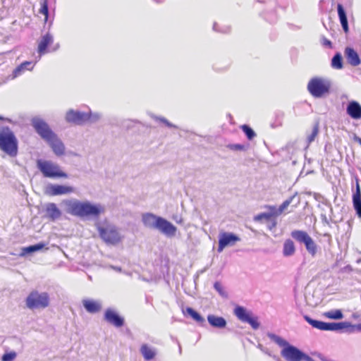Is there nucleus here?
Here are the masks:
<instances>
[{
    "instance_id": "obj_1",
    "label": "nucleus",
    "mask_w": 361,
    "mask_h": 361,
    "mask_svg": "<svg viewBox=\"0 0 361 361\" xmlns=\"http://www.w3.org/2000/svg\"><path fill=\"white\" fill-rule=\"evenodd\" d=\"M142 221L145 227L151 229H158L168 236H173L176 232V227L165 219L157 216L152 213L144 214Z\"/></svg>"
},
{
    "instance_id": "obj_2",
    "label": "nucleus",
    "mask_w": 361,
    "mask_h": 361,
    "mask_svg": "<svg viewBox=\"0 0 361 361\" xmlns=\"http://www.w3.org/2000/svg\"><path fill=\"white\" fill-rule=\"evenodd\" d=\"M0 149L12 157H16L18 154V140L8 126L0 128Z\"/></svg>"
},
{
    "instance_id": "obj_3",
    "label": "nucleus",
    "mask_w": 361,
    "mask_h": 361,
    "mask_svg": "<svg viewBox=\"0 0 361 361\" xmlns=\"http://www.w3.org/2000/svg\"><path fill=\"white\" fill-rule=\"evenodd\" d=\"M268 337L279 346L283 348L281 355L286 361H301L303 352L300 349L274 334H268Z\"/></svg>"
},
{
    "instance_id": "obj_4",
    "label": "nucleus",
    "mask_w": 361,
    "mask_h": 361,
    "mask_svg": "<svg viewBox=\"0 0 361 361\" xmlns=\"http://www.w3.org/2000/svg\"><path fill=\"white\" fill-rule=\"evenodd\" d=\"M68 209L70 214L80 217L98 216L103 212L101 207L79 201L71 202Z\"/></svg>"
},
{
    "instance_id": "obj_5",
    "label": "nucleus",
    "mask_w": 361,
    "mask_h": 361,
    "mask_svg": "<svg viewBox=\"0 0 361 361\" xmlns=\"http://www.w3.org/2000/svg\"><path fill=\"white\" fill-rule=\"evenodd\" d=\"M25 302L29 310H44L49 307L50 297L47 292H39L37 290H33L27 295Z\"/></svg>"
},
{
    "instance_id": "obj_6",
    "label": "nucleus",
    "mask_w": 361,
    "mask_h": 361,
    "mask_svg": "<svg viewBox=\"0 0 361 361\" xmlns=\"http://www.w3.org/2000/svg\"><path fill=\"white\" fill-rule=\"evenodd\" d=\"M97 228L100 238L108 245H116L122 240L118 228L111 224H99Z\"/></svg>"
},
{
    "instance_id": "obj_7",
    "label": "nucleus",
    "mask_w": 361,
    "mask_h": 361,
    "mask_svg": "<svg viewBox=\"0 0 361 361\" xmlns=\"http://www.w3.org/2000/svg\"><path fill=\"white\" fill-rule=\"evenodd\" d=\"M37 166L44 177L51 178L68 177V175L61 169L60 166L52 161L38 159Z\"/></svg>"
},
{
    "instance_id": "obj_8",
    "label": "nucleus",
    "mask_w": 361,
    "mask_h": 361,
    "mask_svg": "<svg viewBox=\"0 0 361 361\" xmlns=\"http://www.w3.org/2000/svg\"><path fill=\"white\" fill-rule=\"evenodd\" d=\"M330 83L321 78H313L307 84L309 92L314 97H322L329 93Z\"/></svg>"
},
{
    "instance_id": "obj_9",
    "label": "nucleus",
    "mask_w": 361,
    "mask_h": 361,
    "mask_svg": "<svg viewBox=\"0 0 361 361\" xmlns=\"http://www.w3.org/2000/svg\"><path fill=\"white\" fill-rule=\"evenodd\" d=\"M90 118L91 114H90L82 113L72 109L69 110L66 115L67 122L76 125H82L90 121Z\"/></svg>"
},
{
    "instance_id": "obj_10",
    "label": "nucleus",
    "mask_w": 361,
    "mask_h": 361,
    "mask_svg": "<svg viewBox=\"0 0 361 361\" xmlns=\"http://www.w3.org/2000/svg\"><path fill=\"white\" fill-rule=\"evenodd\" d=\"M32 126L37 133L45 140L51 139L55 135L49 128L47 123L41 119H36L33 121Z\"/></svg>"
},
{
    "instance_id": "obj_11",
    "label": "nucleus",
    "mask_w": 361,
    "mask_h": 361,
    "mask_svg": "<svg viewBox=\"0 0 361 361\" xmlns=\"http://www.w3.org/2000/svg\"><path fill=\"white\" fill-rule=\"evenodd\" d=\"M239 240L240 238L232 233L221 232L219 237V248L233 246Z\"/></svg>"
},
{
    "instance_id": "obj_12",
    "label": "nucleus",
    "mask_w": 361,
    "mask_h": 361,
    "mask_svg": "<svg viewBox=\"0 0 361 361\" xmlns=\"http://www.w3.org/2000/svg\"><path fill=\"white\" fill-rule=\"evenodd\" d=\"M104 319L116 327H121L124 324V319L111 309L106 310Z\"/></svg>"
},
{
    "instance_id": "obj_13",
    "label": "nucleus",
    "mask_w": 361,
    "mask_h": 361,
    "mask_svg": "<svg viewBox=\"0 0 361 361\" xmlns=\"http://www.w3.org/2000/svg\"><path fill=\"white\" fill-rule=\"evenodd\" d=\"M291 236L298 242L304 243L306 248H312L313 240L305 231L298 230L293 231L291 233Z\"/></svg>"
},
{
    "instance_id": "obj_14",
    "label": "nucleus",
    "mask_w": 361,
    "mask_h": 361,
    "mask_svg": "<svg viewBox=\"0 0 361 361\" xmlns=\"http://www.w3.org/2000/svg\"><path fill=\"white\" fill-rule=\"evenodd\" d=\"M74 191V188L71 186L61 185H51L47 193L50 196H56L64 194H69Z\"/></svg>"
},
{
    "instance_id": "obj_15",
    "label": "nucleus",
    "mask_w": 361,
    "mask_h": 361,
    "mask_svg": "<svg viewBox=\"0 0 361 361\" xmlns=\"http://www.w3.org/2000/svg\"><path fill=\"white\" fill-rule=\"evenodd\" d=\"M345 56L349 64L353 66H357L360 64L361 61L357 53L351 47H346L345 49Z\"/></svg>"
},
{
    "instance_id": "obj_16",
    "label": "nucleus",
    "mask_w": 361,
    "mask_h": 361,
    "mask_svg": "<svg viewBox=\"0 0 361 361\" xmlns=\"http://www.w3.org/2000/svg\"><path fill=\"white\" fill-rule=\"evenodd\" d=\"M47 142H49L52 150L56 155L61 156L64 154V145L62 143V142L56 137V135H54V137L51 139H49Z\"/></svg>"
},
{
    "instance_id": "obj_17",
    "label": "nucleus",
    "mask_w": 361,
    "mask_h": 361,
    "mask_svg": "<svg viewBox=\"0 0 361 361\" xmlns=\"http://www.w3.org/2000/svg\"><path fill=\"white\" fill-rule=\"evenodd\" d=\"M347 114L353 119H360L361 118V106L355 102H350L346 109Z\"/></svg>"
},
{
    "instance_id": "obj_18",
    "label": "nucleus",
    "mask_w": 361,
    "mask_h": 361,
    "mask_svg": "<svg viewBox=\"0 0 361 361\" xmlns=\"http://www.w3.org/2000/svg\"><path fill=\"white\" fill-rule=\"evenodd\" d=\"M82 305L89 313H97L102 309V304L99 301L84 299L82 300Z\"/></svg>"
},
{
    "instance_id": "obj_19",
    "label": "nucleus",
    "mask_w": 361,
    "mask_h": 361,
    "mask_svg": "<svg viewBox=\"0 0 361 361\" xmlns=\"http://www.w3.org/2000/svg\"><path fill=\"white\" fill-rule=\"evenodd\" d=\"M53 42V37L49 33L44 35L38 44L37 51L39 55L47 53V49L49 45Z\"/></svg>"
},
{
    "instance_id": "obj_20",
    "label": "nucleus",
    "mask_w": 361,
    "mask_h": 361,
    "mask_svg": "<svg viewBox=\"0 0 361 361\" xmlns=\"http://www.w3.org/2000/svg\"><path fill=\"white\" fill-rule=\"evenodd\" d=\"M277 215H275V211L272 213H262L255 217V220L257 221H264L267 223H270L271 224L269 225V227L270 229H271L273 227L276 226V216Z\"/></svg>"
},
{
    "instance_id": "obj_21",
    "label": "nucleus",
    "mask_w": 361,
    "mask_h": 361,
    "mask_svg": "<svg viewBox=\"0 0 361 361\" xmlns=\"http://www.w3.org/2000/svg\"><path fill=\"white\" fill-rule=\"evenodd\" d=\"M140 353L146 360H151L157 355L156 348L151 347L147 344H142L140 349Z\"/></svg>"
},
{
    "instance_id": "obj_22",
    "label": "nucleus",
    "mask_w": 361,
    "mask_h": 361,
    "mask_svg": "<svg viewBox=\"0 0 361 361\" xmlns=\"http://www.w3.org/2000/svg\"><path fill=\"white\" fill-rule=\"evenodd\" d=\"M353 204L357 216L361 218V192L358 183L356 186V191L353 195Z\"/></svg>"
},
{
    "instance_id": "obj_23",
    "label": "nucleus",
    "mask_w": 361,
    "mask_h": 361,
    "mask_svg": "<svg viewBox=\"0 0 361 361\" xmlns=\"http://www.w3.org/2000/svg\"><path fill=\"white\" fill-rule=\"evenodd\" d=\"M207 320L209 324L215 328L222 329L226 325V321L222 317L209 314L207 317Z\"/></svg>"
},
{
    "instance_id": "obj_24",
    "label": "nucleus",
    "mask_w": 361,
    "mask_h": 361,
    "mask_svg": "<svg viewBox=\"0 0 361 361\" xmlns=\"http://www.w3.org/2000/svg\"><path fill=\"white\" fill-rule=\"evenodd\" d=\"M350 326V323L347 322H328L327 331H341L344 329L348 330Z\"/></svg>"
},
{
    "instance_id": "obj_25",
    "label": "nucleus",
    "mask_w": 361,
    "mask_h": 361,
    "mask_svg": "<svg viewBox=\"0 0 361 361\" xmlns=\"http://www.w3.org/2000/svg\"><path fill=\"white\" fill-rule=\"evenodd\" d=\"M338 15L341 24V26L345 33L348 32V24L346 13L343 6L340 4L337 6Z\"/></svg>"
},
{
    "instance_id": "obj_26",
    "label": "nucleus",
    "mask_w": 361,
    "mask_h": 361,
    "mask_svg": "<svg viewBox=\"0 0 361 361\" xmlns=\"http://www.w3.org/2000/svg\"><path fill=\"white\" fill-rule=\"evenodd\" d=\"M48 217L54 221L61 216V212L54 203H49L46 208Z\"/></svg>"
},
{
    "instance_id": "obj_27",
    "label": "nucleus",
    "mask_w": 361,
    "mask_h": 361,
    "mask_svg": "<svg viewBox=\"0 0 361 361\" xmlns=\"http://www.w3.org/2000/svg\"><path fill=\"white\" fill-rule=\"evenodd\" d=\"M305 319L314 328L319 330L327 331L328 322L315 320L308 316H305Z\"/></svg>"
},
{
    "instance_id": "obj_28",
    "label": "nucleus",
    "mask_w": 361,
    "mask_h": 361,
    "mask_svg": "<svg viewBox=\"0 0 361 361\" xmlns=\"http://www.w3.org/2000/svg\"><path fill=\"white\" fill-rule=\"evenodd\" d=\"M34 67L32 62L25 61L20 63L13 71L15 76H18L23 73L25 70H32Z\"/></svg>"
},
{
    "instance_id": "obj_29",
    "label": "nucleus",
    "mask_w": 361,
    "mask_h": 361,
    "mask_svg": "<svg viewBox=\"0 0 361 361\" xmlns=\"http://www.w3.org/2000/svg\"><path fill=\"white\" fill-rule=\"evenodd\" d=\"M234 314L240 321L248 322V312L244 307L237 306L234 310Z\"/></svg>"
},
{
    "instance_id": "obj_30",
    "label": "nucleus",
    "mask_w": 361,
    "mask_h": 361,
    "mask_svg": "<svg viewBox=\"0 0 361 361\" xmlns=\"http://www.w3.org/2000/svg\"><path fill=\"white\" fill-rule=\"evenodd\" d=\"M185 312L188 314L195 321L200 324H202L204 322V319L192 307H186Z\"/></svg>"
},
{
    "instance_id": "obj_31",
    "label": "nucleus",
    "mask_w": 361,
    "mask_h": 361,
    "mask_svg": "<svg viewBox=\"0 0 361 361\" xmlns=\"http://www.w3.org/2000/svg\"><path fill=\"white\" fill-rule=\"evenodd\" d=\"M40 8L39 9V13L44 16V20L47 22L48 20L49 8L47 0H41Z\"/></svg>"
},
{
    "instance_id": "obj_32",
    "label": "nucleus",
    "mask_w": 361,
    "mask_h": 361,
    "mask_svg": "<svg viewBox=\"0 0 361 361\" xmlns=\"http://www.w3.org/2000/svg\"><path fill=\"white\" fill-rule=\"evenodd\" d=\"M331 66L336 69L343 68V59L340 53H336L331 60Z\"/></svg>"
},
{
    "instance_id": "obj_33",
    "label": "nucleus",
    "mask_w": 361,
    "mask_h": 361,
    "mask_svg": "<svg viewBox=\"0 0 361 361\" xmlns=\"http://www.w3.org/2000/svg\"><path fill=\"white\" fill-rule=\"evenodd\" d=\"M214 288L223 298L227 299L228 294L224 286L219 281H216L214 284Z\"/></svg>"
},
{
    "instance_id": "obj_34",
    "label": "nucleus",
    "mask_w": 361,
    "mask_h": 361,
    "mask_svg": "<svg viewBox=\"0 0 361 361\" xmlns=\"http://www.w3.org/2000/svg\"><path fill=\"white\" fill-rule=\"evenodd\" d=\"M324 316L329 319H341L343 314L340 310H334L324 313Z\"/></svg>"
},
{
    "instance_id": "obj_35",
    "label": "nucleus",
    "mask_w": 361,
    "mask_h": 361,
    "mask_svg": "<svg viewBox=\"0 0 361 361\" xmlns=\"http://www.w3.org/2000/svg\"><path fill=\"white\" fill-rule=\"evenodd\" d=\"M16 252H11V255H13L20 257H27L32 255V252L37 251L38 250H15Z\"/></svg>"
},
{
    "instance_id": "obj_36",
    "label": "nucleus",
    "mask_w": 361,
    "mask_h": 361,
    "mask_svg": "<svg viewBox=\"0 0 361 361\" xmlns=\"http://www.w3.org/2000/svg\"><path fill=\"white\" fill-rule=\"evenodd\" d=\"M293 197H290L288 200H285L279 207L278 209H274L275 215H279L290 205L292 202Z\"/></svg>"
},
{
    "instance_id": "obj_37",
    "label": "nucleus",
    "mask_w": 361,
    "mask_h": 361,
    "mask_svg": "<svg viewBox=\"0 0 361 361\" xmlns=\"http://www.w3.org/2000/svg\"><path fill=\"white\" fill-rule=\"evenodd\" d=\"M318 134H319V124L316 123L313 127L311 134L309 135L307 137V144L310 145V143H312L315 140V138L317 137Z\"/></svg>"
},
{
    "instance_id": "obj_38",
    "label": "nucleus",
    "mask_w": 361,
    "mask_h": 361,
    "mask_svg": "<svg viewBox=\"0 0 361 361\" xmlns=\"http://www.w3.org/2000/svg\"><path fill=\"white\" fill-rule=\"evenodd\" d=\"M17 357L15 351L4 353L1 357V361H13Z\"/></svg>"
},
{
    "instance_id": "obj_39",
    "label": "nucleus",
    "mask_w": 361,
    "mask_h": 361,
    "mask_svg": "<svg viewBox=\"0 0 361 361\" xmlns=\"http://www.w3.org/2000/svg\"><path fill=\"white\" fill-rule=\"evenodd\" d=\"M250 326L255 330L260 327V323L257 317H252L250 314Z\"/></svg>"
},
{
    "instance_id": "obj_40",
    "label": "nucleus",
    "mask_w": 361,
    "mask_h": 361,
    "mask_svg": "<svg viewBox=\"0 0 361 361\" xmlns=\"http://www.w3.org/2000/svg\"><path fill=\"white\" fill-rule=\"evenodd\" d=\"M226 147L232 151H243L245 150V146L240 144H229Z\"/></svg>"
},
{
    "instance_id": "obj_41",
    "label": "nucleus",
    "mask_w": 361,
    "mask_h": 361,
    "mask_svg": "<svg viewBox=\"0 0 361 361\" xmlns=\"http://www.w3.org/2000/svg\"><path fill=\"white\" fill-rule=\"evenodd\" d=\"M355 331H361V324H355V325H352L350 324V326L348 327L347 331L350 333V332H353Z\"/></svg>"
},
{
    "instance_id": "obj_42",
    "label": "nucleus",
    "mask_w": 361,
    "mask_h": 361,
    "mask_svg": "<svg viewBox=\"0 0 361 361\" xmlns=\"http://www.w3.org/2000/svg\"><path fill=\"white\" fill-rule=\"evenodd\" d=\"M295 250H283V255L284 257H290L294 255Z\"/></svg>"
},
{
    "instance_id": "obj_43",
    "label": "nucleus",
    "mask_w": 361,
    "mask_h": 361,
    "mask_svg": "<svg viewBox=\"0 0 361 361\" xmlns=\"http://www.w3.org/2000/svg\"><path fill=\"white\" fill-rule=\"evenodd\" d=\"M284 248H294V243L291 240H287L284 244Z\"/></svg>"
},
{
    "instance_id": "obj_44",
    "label": "nucleus",
    "mask_w": 361,
    "mask_h": 361,
    "mask_svg": "<svg viewBox=\"0 0 361 361\" xmlns=\"http://www.w3.org/2000/svg\"><path fill=\"white\" fill-rule=\"evenodd\" d=\"M301 361H314L312 357L305 353H302V355L301 357Z\"/></svg>"
},
{
    "instance_id": "obj_45",
    "label": "nucleus",
    "mask_w": 361,
    "mask_h": 361,
    "mask_svg": "<svg viewBox=\"0 0 361 361\" xmlns=\"http://www.w3.org/2000/svg\"><path fill=\"white\" fill-rule=\"evenodd\" d=\"M241 128L243 129V130L244 131V133H245V135L248 137V131H249L248 125H246V124L243 125L241 126Z\"/></svg>"
},
{
    "instance_id": "obj_46",
    "label": "nucleus",
    "mask_w": 361,
    "mask_h": 361,
    "mask_svg": "<svg viewBox=\"0 0 361 361\" xmlns=\"http://www.w3.org/2000/svg\"><path fill=\"white\" fill-rule=\"evenodd\" d=\"M26 248H30V249H32V248H44V245H41V244H37V245H35L28 246Z\"/></svg>"
},
{
    "instance_id": "obj_47",
    "label": "nucleus",
    "mask_w": 361,
    "mask_h": 361,
    "mask_svg": "<svg viewBox=\"0 0 361 361\" xmlns=\"http://www.w3.org/2000/svg\"><path fill=\"white\" fill-rule=\"evenodd\" d=\"M353 140L355 142L359 143L361 145V138L360 137H359L358 136L355 135L353 137Z\"/></svg>"
},
{
    "instance_id": "obj_48",
    "label": "nucleus",
    "mask_w": 361,
    "mask_h": 361,
    "mask_svg": "<svg viewBox=\"0 0 361 361\" xmlns=\"http://www.w3.org/2000/svg\"><path fill=\"white\" fill-rule=\"evenodd\" d=\"M255 136V133L250 128V140L252 139Z\"/></svg>"
},
{
    "instance_id": "obj_49",
    "label": "nucleus",
    "mask_w": 361,
    "mask_h": 361,
    "mask_svg": "<svg viewBox=\"0 0 361 361\" xmlns=\"http://www.w3.org/2000/svg\"><path fill=\"white\" fill-rule=\"evenodd\" d=\"M309 252L314 256L316 253L317 250H308Z\"/></svg>"
},
{
    "instance_id": "obj_50",
    "label": "nucleus",
    "mask_w": 361,
    "mask_h": 361,
    "mask_svg": "<svg viewBox=\"0 0 361 361\" xmlns=\"http://www.w3.org/2000/svg\"><path fill=\"white\" fill-rule=\"evenodd\" d=\"M324 44L331 47V41L328 40V39H326L325 42H324Z\"/></svg>"
},
{
    "instance_id": "obj_51",
    "label": "nucleus",
    "mask_w": 361,
    "mask_h": 361,
    "mask_svg": "<svg viewBox=\"0 0 361 361\" xmlns=\"http://www.w3.org/2000/svg\"><path fill=\"white\" fill-rule=\"evenodd\" d=\"M164 123H166L168 126H171V125L166 120V119H162L161 120Z\"/></svg>"
},
{
    "instance_id": "obj_52",
    "label": "nucleus",
    "mask_w": 361,
    "mask_h": 361,
    "mask_svg": "<svg viewBox=\"0 0 361 361\" xmlns=\"http://www.w3.org/2000/svg\"><path fill=\"white\" fill-rule=\"evenodd\" d=\"M112 268L116 271H121V269L120 267H112Z\"/></svg>"
},
{
    "instance_id": "obj_53",
    "label": "nucleus",
    "mask_w": 361,
    "mask_h": 361,
    "mask_svg": "<svg viewBox=\"0 0 361 361\" xmlns=\"http://www.w3.org/2000/svg\"><path fill=\"white\" fill-rule=\"evenodd\" d=\"M178 347H179V349H178L179 353L181 354L182 349H181V346H180V343L178 344Z\"/></svg>"
},
{
    "instance_id": "obj_54",
    "label": "nucleus",
    "mask_w": 361,
    "mask_h": 361,
    "mask_svg": "<svg viewBox=\"0 0 361 361\" xmlns=\"http://www.w3.org/2000/svg\"><path fill=\"white\" fill-rule=\"evenodd\" d=\"M203 271H204L203 270H201V271H198V274H202V273H203Z\"/></svg>"
},
{
    "instance_id": "obj_55",
    "label": "nucleus",
    "mask_w": 361,
    "mask_h": 361,
    "mask_svg": "<svg viewBox=\"0 0 361 361\" xmlns=\"http://www.w3.org/2000/svg\"><path fill=\"white\" fill-rule=\"evenodd\" d=\"M3 119V117L0 116V120H2Z\"/></svg>"
}]
</instances>
